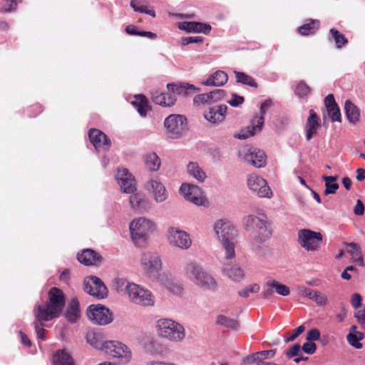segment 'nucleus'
I'll list each match as a JSON object with an SVG mask.
<instances>
[{
  "label": "nucleus",
  "mask_w": 365,
  "mask_h": 365,
  "mask_svg": "<svg viewBox=\"0 0 365 365\" xmlns=\"http://www.w3.org/2000/svg\"><path fill=\"white\" fill-rule=\"evenodd\" d=\"M347 246L351 248V250H347L348 253H350L354 257H356L355 261L360 265L364 266V259L361 256V250L359 245L355 242L345 243Z\"/></svg>",
  "instance_id": "nucleus-41"
},
{
  "label": "nucleus",
  "mask_w": 365,
  "mask_h": 365,
  "mask_svg": "<svg viewBox=\"0 0 365 365\" xmlns=\"http://www.w3.org/2000/svg\"><path fill=\"white\" fill-rule=\"evenodd\" d=\"M324 105L327 109V112L332 122H341V115L340 109L336 103L334 96L333 94H329L324 98Z\"/></svg>",
  "instance_id": "nucleus-25"
},
{
  "label": "nucleus",
  "mask_w": 365,
  "mask_h": 365,
  "mask_svg": "<svg viewBox=\"0 0 365 365\" xmlns=\"http://www.w3.org/2000/svg\"><path fill=\"white\" fill-rule=\"evenodd\" d=\"M364 337V334L358 331L357 333H349L346 336V339L352 346L356 349H361L362 344L359 341L362 340Z\"/></svg>",
  "instance_id": "nucleus-44"
},
{
  "label": "nucleus",
  "mask_w": 365,
  "mask_h": 365,
  "mask_svg": "<svg viewBox=\"0 0 365 365\" xmlns=\"http://www.w3.org/2000/svg\"><path fill=\"white\" fill-rule=\"evenodd\" d=\"M215 231L218 240L225 250V258L232 259L235 256L234 240L236 230L228 221L218 220L215 225Z\"/></svg>",
  "instance_id": "nucleus-4"
},
{
  "label": "nucleus",
  "mask_w": 365,
  "mask_h": 365,
  "mask_svg": "<svg viewBox=\"0 0 365 365\" xmlns=\"http://www.w3.org/2000/svg\"><path fill=\"white\" fill-rule=\"evenodd\" d=\"M249 188L259 197L270 198L272 192L267 185V182L260 176L252 174L247 179Z\"/></svg>",
  "instance_id": "nucleus-16"
},
{
  "label": "nucleus",
  "mask_w": 365,
  "mask_h": 365,
  "mask_svg": "<svg viewBox=\"0 0 365 365\" xmlns=\"http://www.w3.org/2000/svg\"><path fill=\"white\" fill-rule=\"evenodd\" d=\"M273 295H274V287L272 286H268L267 282L264 287V289L262 292V297L265 299H269Z\"/></svg>",
  "instance_id": "nucleus-62"
},
{
  "label": "nucleus",
  "mask_w": 365,
  "mask_h": 365,
  "mask_svg": "<svg viewBox=\"0 0 365 365\" xmlns=\"http://www.w3.org/2000/svg\"><path fill=\"white\" fill-rule=\"evenodd\" d=\"M78 260L86 266L97 265L103 261L102 256L97 252L86 249L77 255Z\"/></svg>",
  "instance_id": "nucleus-23"
},
{
  "label": "nucleus",
  "mask_w": 365,
  "mask_h": 365,
  "mask_svg": "<svg viewBox=\"0 0 365 365\" xmlns=\"http://www.w3.org/2000/svg\"><path fill=\"white\" fill-rule=\"evenodd\" d=\"M156 328L158 335L173 342H180L185 337L184 327L170 319H160L157 322Z\"/></svg>",
  "instance_id": "nucleus-5"
},
{
  "label": "nucleus",
  "mask_w": 365,
  "mask_h": 365,
  "mask_svg": "<svg viewBox=\"0 0 365 365\" xmlns=\"http://www.w3.org/2000/svg\"><path fill=\"white\" fill-rule=\"evenodd\" d=\"M255 354L257 357H260V359L264 361V359L272 358L275 354V351L272 349L257 352Z\"/></svg>",
  "instance_id": "nucleus-60"
},
{
  "label": "nucleus",
  "mask_w": 365,
  "mask_h": 365,
  "mask_svg": "<svg viewBox=\"0 0 365 365\" xmlns=\"http://www.w3.org/2000/svg\"><path fill=\"white\" fill-rule=\"evenodd\" d=\"M65 304V294L61 289L53 287L48 292L46 306L38 305L34 314L38 320L48 322L58 317Z\"/></svg>",
  "instance_id": "nucleus-1"
},
{
  "label": "nucleus",
  "mask_w": 365,
  "mask_h": 365,
  "mask_svg": "<svg viewBox=\"0 0 365 365\" xmlns=\"http://www.w3.org/2000/svg\"><path fill=\"white\" fill-rule=\"evenodd\" d=\"M305 330V327L304 325H300L296 329L294 330L293 334H292L289 337L285 339V342L288 343L290 341H294L299 335L303 333Z\"/></svg>",
  "instance_id": "nucleus-57"
},
{
  "label": "nucleus",
  "mask_w": 365,
  "mask_h": 365,
  "mask_svg": "<svg viewBox=\"0 0 365 365\" xmlns=\"http://www.w3.org/2000/svg\"><path fill=\"white\" fill-rule=\"evenodd\" d=\"M203 42V38L202 36H189L181 38V44L186 46L190 43H201Z\"/></svg>",
  "instance_id": "nucleus-53"
},
{
  "label": "nucleus",
  "mask_w": 365,
  "mask_h": 365,
  "mask_svg": "<svg viewBox=\"0 0 365 365\" xmlns=\"http://www.w3.org/2000/svg\"><path fill=\"white\" fill-rule=\"evenodd\" d=\"M130 203L131 207L137 210L145 209L147 205L145 197L138 193L130 196Z\"/></svg>",
  "instance_id": "nucleus-38"
},
{
  "label": "nucleus",
  "mask_w": 365,
  "mask_h": 365,
  "mask_svg": "<svg viewBox=\"0 0 365 365\" xmlns=\"http://www.w3.org/2000/svg\"><path fill=\"white\" fill-rule=\"evenodd\" d=\"M195 284L205 289L215 290L217 287L215 279L204 271L195 282Z\"/></svg>",
  "instance_id": "nucleus-31"
},
{
  "label": "nucleus",
  "mask_w": 365,
  "mask_h": 365,
  "mask_svg": "<svg viewBox=\"0 0 365 365\" xmlns=\"http://www.w3.org/2000/svg\"><path fill=\"white\" fill-rule=\"evenodd\" d=\"M322 178L325 182L326 187L324 192V195H328L329 194H335L339 187V184L336 182L337 177L323 175Z\"/></svg>",
  "instance_id": "nucleus-36"
},
{
  "label": "nucleus",
  "mask_w": 365,
  "mask_h": 365,
  "mask_svg": "<svg viewBox=\"0 0 365 365\" xmlns=\"http://www.w3.org/2000/svg\"><path fill=\"white\" fill-rule=\"evenodd\" d=\"M223 273L235 282H240L245 277L244 270L237 264H225Z\"/></svg>",
  "instance_id": "nucleus-26"
},
{
  "label": "nucleus",
  "mask_w": 365,
  "mask_h": 365,
  "mask_svg": "<svg viewBox=\"0 0 365 365\" xmlns=\"http://www.w3.org/2000/svg\"><path fill=\"white\" fill-rule=\"evenodd\" d=\"M184 272L187 277L195 283L203 272V270L196 262H190L185 266Z\"/></svg>",
  "instance_id": "nucleus-29"
},
{
  "label": "nucleus",
  "mask_w": 365,
  "mask_h": 365,
  "mask_svg": "<svg viewBox=\"0 0 365 365\" xmlns=\"http://www.w3.org/2000/svg\"><path fill=\"white\" fill-rule=\"evenodd\" d=\"M117 284L120 286L125 285L126 293L132 302L143 306H151L154 304L152 294L140 286L127 282L124 279H118Z\"/></svg>",
  "instance_id": "nucleus-6"
},
{
  "label": "nucleus",
  "mask_w": 365,
  "mask_h": 365,
  "mask_svg": "<svg viewBox=\"0 0 365 365\" xmlns=\"http://www.w3.org/2000/svg\"><path fill=\"white\" fill-rule=\"evenodd\" d=\"M84 291L97 299H103L108 294V289L102 280L96 276H90L84 280Z\"/></svg>",
  "instance_id": "nucleus-14"
},
{
  "label": "nucleus",
  "mask_w": 365,
  "mask_h": 365,
  "mask_svg": "<svg viewBox=\"0 0 365 365\" xmlns=\"http://www.w3.org/2000/svg\"><path fill=\"white\" fill-rule=\"evenodd\" d=\"M267 285L273 287L274 290L279 295L286 297L290 293V289L288 286L281 284L277 280L267 281Z\"/></svg>",
  "instance_id": "nucleus-42"
},
{
  "label": "nucleus",
  "mask_w": 365,
  "mask_h": 365,
  "mask_svg": "<svg viewBox=\"0 0 365 365\" xmlns=\"http://www.w3.org/2000/svg\"><path fill=\"white\" fill-rule=\"evenodd\" d=\"M54 365H74L72 356L65 350H58L53 355Z\"/></svg>",
  "instance_id": "nucleus-32"
},
{
  "label": "nucleus",
  "mask_w": 365,
  "mask_h": 365,
  "mask_svg": "<svg viewBox=\"0 0 365 365\" xmlns=\"http://www.w3.org/2000/svg\"><path fill=\"white\" fill-rule=\"evenodd\" d=\"M133 106L137 109L141 116H145L149 108L148 101L143 95L135 96V100L132 102Z\"/></svg>",
  "instance_id": "nucleus-35"
},
{
  "label": "nucleus",
  "mask_w": 365,
  "mask_h": 365,
  "mask_svg": "<svg viewBox=\"0 0 365 365\" xmlns=\"http://www.w3.org/2000/svg\"><path fill=\"white\" fill-rule=\"evenodd\" d=\"M146 188L153 192L156 202H163L168 198V192L164 185L157 180L148 181Z\"/></svg>",
  "instance_id": "nucleus-20"
},
{
  "label": "nucleus",
  "mask_w": 365,
  "mask_h": 365,
  "mask_svg": "<svg viewBox=\"0 0 365 365\" xmlns=\"http://www.w3.org/2000/svg\"><path fill=\"white\" fill-rule=\"evenodd\" d=\"M211 29V26L209 24L195 21L194 33H203L205 34H208L210 32Z\"/></svg>",
  "instance_id": "nucleus-51"
},
{
  "label": "nucleus",
  "mask_w": 365,
  "mask_h": 365,
  "mask_svg": "<svg viewBox=\"0 0 365 365\" xmlns=\"http://www.w3.org/2000/svg\"><path fill=\"white\" fill-rule=\"evenodd\" d=\"M323 236L320 232L309 229H302L298 232V242L307 251H316L320 247Z\"/></svg>",
  "instance_id": "nucleus-9"
},
{
  "label": "nucleus",
  "mask_w": 365,
  "mask_h": 365,
  "mask_svg": "<svg viewBox=\"0 0 365 365\" xmlns=\"http://www.w3.org/2000/svg\"><path fill=\"white\" fill-rule=\"evenodd\" d=\"M167 134L170 138H178L187 129V119L184 115L171 114L164 121Z\"/></svg>",
  "instance_id": "nucleus-10"
},
{
  "label": "nucleus",
  "mask_w": 365,
  "mask_h": 365,
  "mask_svg": "<svg viewBox=\"0 0 365 365\" xmlns=\"http://www.w3.org/2000/svg\"><path fill=\"white\" fill-rule=\"evenodd\" d=\"M217 323L232 329H237L240 327V324L237 320L228 318L224 315L218 316Z\"/></svg>",
  "instance_id": "nucleus-45"
},
{
  "label": "nucleus",
  "mask_w": 365,
  "mask_h": 365,
  "mask_svg": "<svg viewBox=\"0 0 365 365\" xmlns=\"http://www.w3.org/2000/svg\"><path fill=\"white\" fill-rule=\"evenodd\" d=\"M267 156L264 151L256 148H251L245 155V161L256 167L262 168L266 165Z\"/></svg>",
  "instance_id": "nucleus-22"
},
{
  "label": "nucleus",
  "mask_w": 365,
  "mask_h": 365,
  "mask_svg": "<svg viewBox=\"0 0 365 365\" xmlns=\"http://www.w3.org/2000/svg\"><path fill=\"white\" fill-rule=\"evenodd\" d=\"M86 341L92 346L102 351L103 342L101 339V336L93 331H89L86 336Z\"/></svg>",
  "instance_id": "nucleus-43"
},
{
  "label": "nucleus",
  "mask_w": 365,
  "mask_h": 365,
  "mask_svg": "<svg viewBox=\"0 0 365 365\" xmlns=\"http://www.w3.org/2000/svg\"><path fill=\"white\" fill-rule=\"evenodd\" d=\"M329 33L332 39L334 41L337 48H341L343 46L348 43V39L337 29L334 28L331 29Z\"/></svg>",
  "instance_id": "nucleus-40"
},
{
  "label": "nucleus",
  "mask_w": 365,
  "mask_h": 365,
  "mask_svg": "<svg viewBox=\"0 0 365 365\" xmlns=\"http://www.w3.org/2000/svg\"><path fill=\"white\" fill-rule=\"evenodd\" d=\"M88 138L91 143L97 150H108L111 145V142L108 137L97 128H91L89 130Z\"/></svg>",
  "instance_id": "nucleus-18"
},
{
  "label": "nucleus",
  "mask_w": 365,
  "mask_h": 365,
  "mask_svg": "<svg viewBox=\"0 0 365 365\" xmlns=\"http://www.w3.org/2000/svg\"><path fill=\"white\" fill-rule=\"evenodd\" d=\"M66 319L75 323L80 317L79 302L77 298H73L68 304L66 312L64 314Z\"/></svg>",
  "instance_id": "nucleus-27"
},
{
  "label": "nucleus",
  "mask_w": 365,
  "mask_h": 365,
  "mask_svg": "<svg viewBox=\"0 0 365 365\" xmlns=\"http://www.w3.org/2000/svg\"><path fill=\"white\" fill-rule=\"evenodd\" d=\"M87 316L89 320L98 325H106L113 320L112 314L104 306L92 304L88 307Z\"/></svg>",
  "instance_id": "nucleus-13"
},
{
  "label": "nucleus",
  "mask_w": 365,
  "mask_h": 365,
  "mask_svg": "<svg viewBox=\"0 0 365 365\" xmlns=\"http://www.w3.org/2000/svg\"><path fill=\"white\" fill-rule=\"evenodd\" d=\"M4 4L1 9L2 12H11L16 10L17 6L16 0H3Z\"/></svg>",
  "instance_id": "nucleus-49"
},
{
  "label": "nucleus",
  "mask_w": 365,
  "mask_h": 365,
  "mask_svg": "<svg viewBox=\"0 0 365 365\" xmlns=\"http://www.w3.org/2000/svg\"><path fill=\"white\" fill-rule=\"evenodd\" d=\"M259 291V286L257 284H254L245 289L238 292V294L242 297H247L250 293H257Z\"/></svg>",
  "instance_id": "nucleus-52"
},
{
  "label": "nucleus",
  "mask_w": 365,
  "mask_h": 365,
  "mask_svg": "<svg viewBox=\"0 0 365 365\" xmlns=\"http://www.w3.org/2000/svg\"><path fill=\"white\" fill-rule=\"evenodd\" d=\"M130 6L134 9L135 11L145 13V14H147L153 17L155 16V11H153L152 9H148L147 6H138L137 5L135 4V0H131Z\"/></svg>",
  "instance_id": "nucleus-47"
},
{
  "label": "nucleus",
  "mask_w": 365,
  "mask_h": 365,
  "mask_svg": "<svg viewBox=\"0 0 365 365\" xmlns=\"http://www.w3.org/2000/svg\"><path fill=\"white\" fill-rule=\"evenodd\" d=\"M140 263L143 269L149 277H156L162 267L161 259L156 253H143Z\"/></svg>",
  "instance_id": "nucleus-12"
},
{
  "label": "nucleus",
  "mask_w": 365,
  "mask_h": 365,
  "mask_svg": "<svg viewBox=\"0 0 365 365\" xmlns=\"http://www.w3.org/2000/svg\"><path fill=\"white\" fill-rule=\"evenodd\" d=\"M302 349L308 354H313L317 350V345L312 341H308L303 344Z\"/></svg>",
  "instance_id": "nucleus-58"
},
{
  "label": "nucleus",
  "mask_w": 365,
  "mask_h": 365,
  "mask_svg": "<svg viewBox=\"0 0 365 365\" xmlns=\"http://www.w3.org/2000/svg\"><path fill=\"white\" fill-rule=\"evenodd\" d=\"M243 224L245 228L250 232L252 240V249H258L255 244H260L267 240L272 235V231L268 227L267 222L255 215H248L244 217Z\"/></svg>",
  "instance_id": "nucleus-2"
},
{
  "label": "nucleus",
  "mask_w": 365,
  "mask_h": 365,
  "mask_svg": "<svg viewBox=\"0 0 365 365\" xmlns=\"http://www.w3.org/2000/svg\"><path fill=\"white\" fill-rule=\"evenodd\" d=\"M345 113L348 120L355 123L359 121L360 113L357 107L350 101L347 100L344 106Z\"/></svg>",
  "instance_id": "nucleus-33"
},
{
  "label": "nucleus",
  "mask_w": 365,
  "mask_h": 365,
  "mask_svg": "<svg viewBox=\"0 0 365 365\" xmlns=\"http://www.w3.org/2000/svg\"><path fill=\"white\" fill-rule=\"evenodd\" d=\"M319 306H325L327 304V297L319 291H315L312 299Z\"/></svg>",
  "instance_id": "nucleus-48"
},
{
  "label": "nucleus",
  "mask_w": 365,
  "mask_h": 365,
  "mask_svg": "<svg viewBox=\"0 0 365 365\" xmlns=\"http://www.w3.org/2000/svg\"><path fill=\"white\" fill-rule=\"evenodd\" d=\"M311 92V88L304 81H300L295 89V93L300 97L306 96Z\"/></svg>",
  "instance_id": "nucleus-46"
},
{
  "label": "nucleus",
  "mask_w": 365,
  "mask_h": 365,
  "mask_svg": "<svg viewBox=\"0 0 365 365\" xmlns=\"http://www.w3.org/2000/svg\"><path fill=\"white\" fill-rule=\"evenodd\" d=\"M168 240L171 245L182 250L188 249L192 245V240L187 232L173 227L168 230Z\"/></svg>",
  "instance_id": "nucleus-15"
},
{
  "label": "nucleus",
  "mask_w": 365,
  "mask_h": 365,
  "mask_svg": "<svg viewBox=\"0 0 365 365\" xmlns=\"http://www.w3.org/2000/svg\"><path fill=\"white\" fill-rule=\"evenodd\" d=\"M320 338V331L317 329H312L307 334V340L309 341H317Z\"/></svg>",
  "instance_id": "nucleus-59"
},
{
  "label": "nucleus",
  "mask_w": 365,
  "mask_h": 365,
  "mask_svg": "<svg viewBox=\"0 0 365 365\" xmlns=\"http://www.w3.org/2000/svg\"><path fill=\"white\" fill-rule=\"evenodd\" d=\"M320 22L319 20L309 19L307 23L297 29L298 33L302 36L314 34L319 29Z\"/></svg>",
  "instance_id": "nucleus-30"
},
{
  "label": "nucleus",
  "mask_w": 365,
  "mask_h": 365,
  "mask_svg": "<svg viewBox=\"0 0 365 365\" xmlns=\"http://www.w3.org/2000/svg\"><path fill=\"white\" fill-rule=\"evenodd\" d=\"M237 82L244 85L249 86L252 88H257V83L255 80L250 76L244 72L234 71Z\"/></svg>",
  "instance_id": "nucleus-39"
},
{
  "label": "nucleus",
  "mask_w": 365,
  "mask_h": 365,
  "mask_svg": "<svg viewBox=\"0 0 365 365\" xmlns=\"http://www.w3.org/2000/svg\"><path fill=\"white\" fill-rule=\"evenodd\" d=\"M227 80L228 76L225 72L217 71L210 75L203 84L208 86H221L225 84Z\"/></svg>",
  "instance_id": "nucleus-28"
},
{
  "label": "nucleus",
  "mask_w": 365,
  "mask_h": 365,
  "mask_svg": "<svg viewBox=\"0 0 365 365\" xmlns=\"http://www.w3.org/2000/svg\"><path fill=\"white\" fill-rule=\"evenodd\" d=\"M180 192L185 198L197 205H202L205 197L202 195L201 189L194 185L184 183L180 187Z\"/></svg>",
  "instance_id": "nucleus-17"
},
{
  "label": "nucleus",
  "mask_w": 365,
  "mask_h": 365,
  "mask_svg": "<svg viewBox=\"0 0 365 365\" xmlns=\"http://www.w3.org/2000/svg\"><path fill=\"white\" fill-rule=\"evenodd\" d=\"M167 88L168 92L164 93L155 91L152 93V101L153 103L161 106L170 107L176 101V94L185 96L188 94L189 91H195V86L188 83L181 85L168 83Z\"/></svg>",
  "instance_id": "nucleus-3"
},
{
  "label": "nucleus",
  "mask_w": 365,
  "mask_h": 365,
  "mask_svg": "<svg viewBox=\"0 0 365 365\" xmlns=\"http://www.w3.org/2000/svg\"><path fill=\"white\" fill-rule=\"evenodd\" d=\"M187 170L190 175H192L200 182H203L207 178L205 172H204L196 162H190L187 165Z\"/></svg>",
  "instance_id": "nucleus-34"
},
{
  "label": "nucleus",
  "mask_w": 365,
  "mask_h": 365,
  "mask_svg": "<svg viewBox=\"0 0 365 365\" xmlns=\"http://www.w3.org/2000/svg\"><path fill=\"white\" fill-rule=\"evenodd\" d=\"M155 225L153 222L143 217L134 220L130 225V232L134 243L139 247L143 246L148 235L153 232Z\"/></svg>",
  "instance_id": "nucleus-7"
},
{
  "label": "nucleus",
  "mask_w": 365,
  "mask_h": 365,
  "mask_svg": "<svg viewBox=\"0 0 365 365\" xmlns=\"http://www.w3.org/2000/svg\"><path fill=\"white\" fill-rule=\"evenodd\" d=\"M195 21H190V22L184 21V22H180V23L178 24V28L180 29H181V30L189 32V33H191V32L194 33V31H195Z\"/></svg>",
  "instance_id": "nucleus-56"
},
{
  "label": "nucleus",
  "mask_w": 365,
  "mask_h": 365,
  "mask_svg": "<svg viewBox=\"0 0 365 365\" xmlns=\"http://www.w3.org/2000/svg\"><path fill=\"white\" fill-rule=\"evenodd\" d=\"M245 99L244 97L238 96L237 94H232V99L229 101V103L234 107H237L243 103Z\"/></svg>",
  "instance_id": "nucleus-64"
},
{
  "label": "nucleus",
  "mask_w": 365,
  "mask_h": 365,
  "mask_svg": "<svg viewBox=\"0 0 365 365\" xmlns=\"http://www.w3.org/2000/svg\"><path fill=\"white\" fill-rule=\"evenodd\" d=\"M166 287L169 292L176 295L180 294L182 292L181 286L178 284L169 283Z\"/></svg>",
  "instance_id": "nucleus-63"
},
{
  "label": "nucleus",
  "mask_w": 365,
  "mask_h": 365,
  "mask_svg": "<svg viewBox=\"0 0 365 365\" xmlns=\"http://www.w3.org/2000/svg\"><path fill=\"white\" fill-rule=\"evenodd\" d=\"M320 127V118L314 110H310L305 125L307 141H309L317 135V130Z\"/></svg>",
  "instance_id": "nucleus-21"
},
{
  "label": "nucleus",
  "mask_w": 365,
  "mask_h": 365,
  "mask_svg": "<svg viewBox=\"0 0 365 365\" xmlns=\"http://www.w3.org/2000/svg\"><path fill=\"white\" fill-rule=\"evenodd\" d=\"M209 95L210 96L212 102L217 101L223 98V96H225V91H224V90H222V89H215L211 92H210Z\"/></svg>",
  "instance_id": "nucleus-61"
},
{
  "label": "nucleus",
  "mask_w": 365,
  "mask_h": 365,
  "mask_svg": "<svg viewBox=\"0 0 365 365\" xmlns=\"http://www.w3.org/2000/svg\"><path fill=\"white\" fill-rule=\"evenodd\" d=\"M145 164L150 171H157L160 166V159L155 153H150L145 156Z\"/></svg>",
  "instance_id": "nucleus-37"
},
{
  "label": "nucleus",
  "mask_w": 365,
  "mask_h": 365,
  "mask_svg": "<svg viewBox=\"0 0 365 365\" xmlns=\"http://www.w3.org/2000/svg\"><path fill=\"white\" fill-rule=\"evenodd\" d=\"M42 321L38 320L35 322V330L38 339L41 340L46 339V330L43 329V324L41 322Z\"/></svg>",
  "instance_id": "nucleus-54"
},
{
  "label": "nucleus",
  "mask_w": 365,
  "mask_h": 365,
  "mask_svg": "<svg viewBox=\"0 0 365 365\" xmlns=\"http://www.w3.org/2000/svg\"><path fill=\"white\" fill-rule=\"evenodd\" d=\"M115 178L121 188L125 193H133L135 190V180L126 168H119Z\"/></svg>",
  "instance_id": "nucleus-19"
},
{
  "label": "nucleus",
  "mask_w": 365,
  "mask_h": 365,
  "mask_svg": "<svg viewBox=\"0 0 365 365\" xmlns=\"http://www.w3.org/2000/svg\"><path fill=\"white\" fill-rule=\"evenodd\" d=\"M193 102L195 104L200 105L205 103H210L212 102V100L210 98L209 93H207L195 96L193 99Z\"/></svg>",
  "instance_id": "nucleus-50"
},
{
  "label": "nucleus",
  "mask_w": 365,
  "mask_h": 365,
  "mask_svg": "<svg viewBox=\"0 0 365 365\" xmlns=\"http://www.w3.org/2000/svg\"><path fill=\"white\" fill-rule=\"evenodd\" d=\"M302 346L299 344H295L290 349L286 351V355L288 358L298 356L301 353Z\"/></svg>",
  "instance_id": "nucleus-55"
},
{
  "label": "nucleus",
  "mask_w": 365,
  "mask_h": 365,
  "mask_svg": "<svg viewBox=\"0 0 365 365\" xmlns=\"http://www.w3.org/2000/svg\"><path fill=\"white\" fill-rule=\"evenodd\" d=\"M102 351L110 356L120 359L123 364L129 362L132 358V353L129 348L118 341H104Z\"/></svg>",
  "instance_id": "nucleus-8"
},
{
  "label": "nucleus",
  "mask_w": 365,
  "mask_h": 365,
  "mask_svg": "<svg viewBox=\"0 0 365 365\" xmlns=\"http://www.w3.org/2000/svg\"><path fill=\"white\" fill-rule=\"evenodd\" d=\"M271 105L272 101L269 100H267L261 104L260 115L254 116L251 121V125L247 127V131L244 132L242 130L241 133L237 135L239 139H247L261 130L264 121V115Z\"/></svg>",
  "instance_id": "nucleus-11"
},
{
  "label": "nucleus",
  "mask_w": 365,
  "mask_h": 365,
  "mask_svg": "<svg viewBox=\"0 0 365 365\" xmlns=\"http://www.w3.org/2000/svg\"><path fill=\"white\" fill-rule=\"evenodd\" d=\"M227 107L226 105H220L210 107L209 110L204 113L205 118L213 124L222 122L227 113Z\"/></svg>",
  "instance_id": "nucleus-24"
}]
</instances>
